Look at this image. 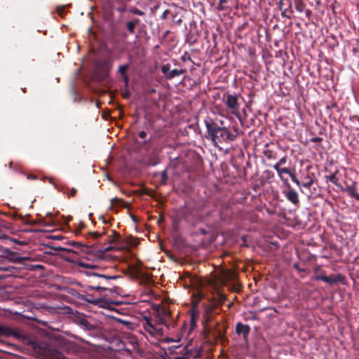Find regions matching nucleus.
Listing matches in <instances>:
<instances>
[{
	"instance_id": "obj_1",
	"label": "nucleus",
	"mask_w": 359,
	"mask_h": 359,
	"mask_svg": "<svg viewBox=\"0 0 359 359\" xmlns=\"http://www.w3.org/2000/svg\"><path fill=\"white\" fill-rule=\"evenodd\" d=\"M232 276L233 273L230 271H221L219 274L208 279V283L212 290L213 297L212 301L205 306L203 315L204 323H208L212 320L214 316L219 313L220 306L226 299V296L220 289L227 284Z\"/></svg>"
},
{
	"instance_id": "obj_2",
	"label": "nucleus",
	"mask_w": 359,
	"mask_h": 359,
	"mask_svg": "<svg viewBox=\"0 0 359 359\" xmlns=\"http://www.w3.org/2000/svg\"><path fill=\"white\" fill-rule=\"evenodd\" d=\"M207 129L206 137L215 145L229 143L236 140L238 136V129L233 127V132L224 126V121L217 118H207L204 121Z\"/></svg>"
},
{
	"instance_id": "obj_3",
	"label": "nucleus",
	"mask_w": 359,
	"mask_h": 359,
	"mask_svg": "<svg viewBox=\"0 0 359 359\" xmlns=\"http://www.w3.org/2000/svg\"><path fill=\"white\" fill-rule=\"evenodd\" d=\"M11 336H13L16 339H22V341L29 346L35 353L42 357H49L53 354V350L46 341L28 339L23 337L20 332L13 330Z\"/></svg>"
},
{
	"instance_id": "obj_4",
	"label": "nucleus",
	"mask_w": 359,
	"mask_h": 359,
	"mask_svg": "<svg viewBox=\"0 0 359 359\" xmlns=\"http://www.w3.org/2000/svg\"><path fill=\"white\" fill-rule=\"evenodd\" d=\"M315 275L313 279L315 280H322L330 285L335 284L337 283H342L344 280V276L341 274H332L326 276L324 273H321L320 268L316 267L314 269Z\"/></svg>"
},
{
	"instance_id": "obj_5",
	"label": "nucleus",
	"mask_w": 359,
	"mask_h": 359,
	"mask_svg": "<svg viewBox=\"0 0 359 359\" xmlns=\"http://www.w3.org/2000/svg\"><path fill=\"white\" fill-rule=\"evenodd\" d=\"M161 69L165 78L168 80H171L187 72L185 69H171L170 63L162 65Z\"/></svg>"
},
{
	"instance_id": "obj_6",
	"label": "nucleus",
	"mask_w": 359,
	"mask_h": 359,
	"mask_svg": "<svg viewBox=\"0 0 359 359\" xmlns=\"http://www.w3.org/2000/svg\"><path fill=\"white\" fill-rule=\"evenodd\" d=\"M224 97L225 104L227 108L230 109L232 113L238 111L239 109L238 96L237 95L227 93L224 95Z\"/></svg>"
},
{
	"instance_id": "obj_7",
	"label": "nucleus",
	"mask_w": 359,
	"mask_h": 359,
	"mask_svg": "<svg viewBox=\"0 0 359 359\" xmlns=\"http://www.w3.org/2000/svg\"><path fill=\"white\" fill-rule=\"evenodd\" d=\"M292 6V0H280L279 1L278 8L281 11L283 17H286L289 19L292 18L293 13Z\"/></svg>"
},
{
	"instance_id": "obj_8",
	"label": "nucleus",
	"mask_w": 359,
	"mask_h": 359,
	"mask_svg": "<svg viewBox=\"0 0 359 359\" xmlns=\"http://www.w3.org/2000/svg\"><path fill=\"white\" fill-rule=\"evenodd\" d=\"M278 147L273 143H267L264 146V155L268 160H276L278 158Z\"/></svg>"
},
{
	"instance_id": "obj_9",
	"label": "nucleus",
	"mask_w": 359,
	"mask_h": 359,
	"mask_svg": "<svg viewBox=\"0 0 359 359\" xmlns=\"http://www.w3.org/2000/svg\"><path fill=\"white\" fill-rule=\"evenodd\" d=\"M0 258H5L13 262H19L21 261V258L19 257L18 252L11 251L1 245H0Z\"/></svg>"
},
{
	"instance_id": "obj_10",
	"label": "nucleus",
	"mask_w": 359,
	"mask_h": 359,
	"mask_svg": "<svg viewBox=\"0 0 359 359\" xmlns=\"http://www.w3.org/2000/svg\"><path fill=\"white\" fill-rule=\"evenodd\" d=\"M109 6L111 9L115 10L120 13H123L127 10L126 1L123 0H111Z\"/></svg>"
},
{
	"instance_id": "obj_11",
	"label": "nucleus",
	"mask_w": 359,
	"mask_h": 359,
	"mask_svg": "<svg viewBox=\"0 0 359 359\" xmlns=\"http://www.w3.org/2000/svg\"><path fill=\"white\" fill-rule=\"evenodd\" d=\"M236 332L238 335H243V339L247 340L250 332V327L241 322L237 323L236 325Z\"/></svg>"
},
{
	"instance_id": "obj_12",
	"label": "nucleus",
	"mask_w": 359,
	"mask_h": 359,
	"mask_svg": "<svg viewBox=\"0 0 359 359\" xmlns=\"http://www.w3.org/2000/svg\"><path fill=\"white\" fill-rule=\"evenodd\" d=\"M157 313L158 316V320L161 324H166V320L168 318H169L171 316L170 311L165 307H161L157 310Z\"/></svg>"
},
{
	"instance_id": "obj_13",
	"label": "nucleus",
	"mask_w": 359,
	"mask_h": 359,
	"mask_svg": "<svg viewBox=\"0 0 359 359\" xmlns=\"http://www.w3.org/2000/svg\"><path fill=\"white\" fill-rule=\"evenodd\" d=\"M284 196L285 198L292 203L295 205H298L299 204V200L297 192L294 189H290L287 191H283Z\"/></svg>"
},
{
	"instance_id": "obj_14",
	"label": "nucleus",
	"mask_w": 359,
	"mask_h": 359,
	"mask_svg": "<svg viewBox=\"0 0 359 359\" xmlns=\"http://www.w3.org/2000/svg\"><path fill=\"white\" fill-rule=\"evenodd\" d=\"M357 190V182H352L351 184L346 183V188L344 191H346L348 195L356 200L359 201V194L356 192Z\"/></svg>"
},
{
	"instance_id": "obj_15",
	"label": "nucleus",
	"mask_w": 359,
	"mask_h": 359,
	"mask_svg": "<svg viewBox=\"0 0 359 359\" xmlns=\"http://www.w3.org/2000/svg\"><path fill=\"white\" fill-rule=\"evenodd\" d=\"M96 67L102 69L107 75L112 67V62L109 59H105L96 62Z\"/></svg>"
},
{
	"instance_id": "obj_16",
	"label": "nucleus",
	"mask_w": 359,
	"mask_h": 359,
	"mask_svg": "<svg viewBox=\"0 0 359 359\" xmlns=\"http://www.w3.org/2000/svg\"><path fill=\"white\" fill-rule=\"evenodd\" d=\"M64 349L68 353L75 354L79 351V346L74 341H67L64 343Z\"/></svg>"
},
{
	"instance_id": "obj_17",
	"label": "nucleus",
	"mask_w": 359,
	"mask_h": 359,
	"mask_svg": "<svg viewBox=\"0 0 359 359\" xmlns=\"http://www.w3.org/2000/svg\"><path fill=\"white\" fill-rule=\"evenodd\" d=\"M273 168L276 170L278 172V177L283 182H287V180L285 179L283 177L284 174L290 175L292 172V170L290 168L278 166V165H273Z\"/></svg>"
},
{
	"instance_id": "obj_18",
	"label": "nucleus",
	"mask_w": 359,
	"mask_h": 359,
	"mask_svg": "<svg viewBox=\"0 0 359 359\" xmlns=\"http://www.w3.org/2000/svg\"><path fill=\"white\" fill-rule=\"evenodd\" d=\"M145 330L150 333L151 335L161 334V329L156 328L149 319L146 320V323L144 324Z\"/></svg>"
},
{
	"instance_id": "obj_19",
	"label": "nucleus",
	"mask_w": 359,
	"mask_h": 359,
	"mask_svg": "<svg viewBox=\"0 0 359 359\" xmlns=\"http://www.w3.org/2000/svg\"><path fill=\"white\" fill-rule=\"evenodd\" d=\"M189 312L191 314V326L194 327L196 325V322L199 318V311L197 309L196 306L194 305Z\"/></svg>"
},
{
	"instance_id": "obj_20",
	"label": "nucleus",
	"mask_w": 359,
	"mask_h": 359,
	"mask_svg": "<svg viewBox=\"0 0 359 359\" xmlns=\"http://www.w3.org/2000/svg\"><path fill=\"white\" fill-rule=\"evenodd\" d=\"M140 20L139 18H133V20L126 22V28L130 34L135 33V27L139 25Z\"/></svg>"
},
{
	"instance_id": "obj_21",
	"label": "nucleus",
	"mask_w": 359,
	"mask_h": 359,
	"mask_svg": "<svg viewBox=\"0 0 359 359\" xmlns=\"http://www.w3.org/2000/svg\"><path fill=\"white\" fill-rule=\"evenodd\" d=\"M112 235L110 236L109 242L110 243H114L116 245H121L122 244V238L121 235L117 233L116 231H111Z\"/></svg>"
},
{
	"instance_id": "obj_22",
	"label": "nucleus",
	"mask_w": 359,
	"mask_h": 359,
	"mask_svg": "<svg viewBox=\"0 0 359 359\" xmlns=\"http://www.w3.org/2000/svg\"><path fill=\"white\" fill-rule=\"evenodd\" d=\"M137 347V342H133L130 341L128 344H126L124 341H121V348L126 350L127 352L131 353L133 351H134Z\"/></svg>"
},
{
	"instance_id": "obj_23",
	"label": "nucleus",
	"mask_w": 359,
	"mask_h": 359,
	"mask_svg": "<svg viewBox=\"0 0 359 359\" xmlns=\"http://www.w3.org/2000/svg\"><path fill=\"white\" fill-rule=\"evenodd\" d=\"M182 351H183L184 353H182V354L178 355L176 357V359H189L190 357H194L193 353L190 350H188L187 347H184Z\"/></svg>"
},
{
	"instance_id": "obj_24",
	"label": "nucleus",
	"mask_w": 359,
	"mask_h": 359,
	"mask_svg": "<svg viewBox=\"0 0 359 359\" xmlns=\"http://www.w3.org/2000/svg\"><path fill=\"white\" fill-rule=\"evenodd\" d=\"M86 273L89 276H95V277H98L101 279H104V280H114V279H116L118 278V276H106V275H102V274H100L97 272H86Z\"/></svg>"
},
{
	"instance_id": "obj_25",
	"label": "nucleus",
	"mask_w": 359,
	"mask_h": 359,
	"mask_svg": "<svg viewBox=\"0 0 359 359\" xmlns=\"http://www.w3.org/2000/svg\"><path fill=\"white\" fill-rule=\"evenodd\" d=\"M125 243L127 245H130L131 247H136L139 245L140 241L137 238L133 237L132 236H129L126 238Z\"/></svg>"
},
{
	"instance_id": "obj_26",
	"label": "nucleus",
	"mask_w": 359,
	"mask_h": 359,
	"mask_svg": "<svg viewBox=\"0 0 359 359\" xmlns=\"http://www.w3.org/2000/svg\"><path fill=\"white\" fill-rule=\"evenodd\" d=\"M78 266L83 269H96L97 266L95 264L88 263L83 261H79L78 262Z\"/></svg>"
},
{
	"instance_id": "obj_27",
	"label": "nucleus",
	"mask_w": 359,
	"mask_h": 359,
	"mask_svg": "<svg viewBox=\"0 0 359 359\" xmlns=\"http://www.w3.org/2000/svg\"><path fill=\"white\" fill-rule=\"evenodd\" d=\"M313 184V180L309 175H307L304 177V181L301 184L304 188L310 189Z\"/></svg>"
},
{
	"instance_id": "obj_28",
	"label": "nucleus",
	"mask_w": 359,
	"mask_h": 359,
	"mask_svg": "<svg viewBox=\"0 0 359 359\" xmlns=\"http://www.w3.org/2000/svg\"><path fill=\"white\" fill-rule=\"evenodd\" d=\"M172 22L177 26H180L183 22V16L177 12L172 15Z\"/></svg>"
},
{
	"instance_id": "obj_29",
	"label": "nucleus",
	"mask_w": 359,
	"mask_h": 359,
	"mask_svg": "<svg viewBox=\"0 0 359 359\" xmlns=\"http://www.w3.org/2000/svg\"><path fill=\"white\" fill-rule=\"evenodd\" d=\"M12 334V330L4 325H0V335L1 336H5V337H10Z\"/></svg>"
},
{
	"instance_id": "obj_30",
	"label": "nucleus",
	"mask_w": 359,
	"mask_h": 359,
	"mask_svg": "<svg viewBox=\"0 0 359 359\" xmlns=\"http://www.w3.org/2000/svg\"><path fill=\"white\" fill-rule=\"evenodd\" d=\"M337 172H338V171L337 170L336 172H334L333 174L330 175V176H326V178L330 182H331L332 183L335 184L336 186L340 187L341 188V187L338 183L339 179L336 176Z\"/></svg>"
},
{
	"instance_id": "obj_31",
	"label": "nucleus",
	"mask_w": 359,
	"mask_h": 359,
	"mask_svg": "<svg viewBox=\"0 0 359 359\" xmlns=\"http://www.w3.org/2000/svg\"><path fill=\"white\" fill-rule=\"evenodd\" d=\"M294 6L295 8L299 11V13L303 12L305 8V4L302 0H294Z\"/></svg>"
},
{
	"instance_id": "obj_32",
	"label": "nucleus",
	"mask_w": 359,
	"mask_h": 359,
	"mask_svg": "<svg viewBox=\"0 0 359 359\" xmlns=\"http://www.w3.org/2000/svg\"><path fill=\"white\" fill-rule=\"evenodd\" d=\"M129 67H130V65L128 64H126V65L119 66V67H118V73L121 76L124 75V74H127L126 72L128 71Z\"/></svg>"
},
{
	"instance_id": "obj_33",
	"label": "nucleus",
	"mask_w": 359,
	"mask_h": 359,
	"mask_svg": "<svg viewBox=\"0 0 359 359\" xmlns=\"http://www.w3.org/2000/svg\"><path fill=\"white\" fill-rule=\"evenodd\" d=\"M128 11L131 13L137 15L142 16L144 15V13L142 11H141L137 8H135V7L130 8Z\"/></svg>"
},
{
	"instance_id": "obj_34",
	"label": "nucleus",
	"mask_w": 359,
	"mask_h": 359,
	"mask_svg": "<svg viewBox=\"0 0 359 359\" xmlns=\"http://www.w3.org/2000/svg\"><path fill=\"white\" fill-rule=\"evenodd\" d=\"M287 155H284L283 157L280 158V160L275 164L278 165V166H282L285 165L287 161Z\"/></svg>"
},
{
	"instance_id": "obj_35",
	"label": "nucleus",
	"mask_w": 359,
	"mask_h": 359,
	"mask_svg": "<svg viewBox=\"0 0 359 359\" xmlns=\"http://www.w3.org/2000/svg\"><path fill=\"white\" fill-rule=\"evenodd\" d=\"M168 172H167V170H163L161 172V182H162V184H165L166 182L168 181Z\"/></svg>"
},
{
	"instance_id": "obj_36",
	"label": "nucleus",
	"mask_w": 359,
	"mask_h": 359,
	"mask_svg": "<svg viewBox=\"0 0 359 359\" xmlns=\"http://www.w3.org/2000/svg\"><path fill=\"white\" fill-rule=\"evenodd\" d=\"M292 181L295 183L298 187H300L301 186V183L299 182V180L297 178V177L295 176V175L292 172V171L291 172V173L289 175Z\"/></svg>"
},
{
	"instance_id": "obj_37",
	"label": "nucleus",
	"mask_w": 359,
	"mask_h": 359,
	"mask_svg": "<svg viewBox=\"0 0 359 359\" xmlns=\"http://www.w3.org/2000/svg\"><path fill=\"white\" fill-rule=\"evenodd\" d=\"M327 109H336L337 111H339V108L338 107L336 102H332L329 105L327 106Z\"/></svg>"
},
{
	"instance_id": "obj_38",
	"label": "nucleus",
	"mask_w": 359,
	"mask_h": 359,
	"mask_svg": "<svg viewBox=\"0 0 359 359\" xmlns=\"http://www.w3.org/2000/svg\"><path fill=\"white\" fill-rule=\"evenodd\" d=\"M217 337L221 340H224L226 339L225 333L220 330H217Z\"/></svg>"
},
{
	"instance_id": "obj_39",
	"label": "nucleus",
	"mask_w": 359,
	"mask_h": 359,
	"mask_svg": "<svg viewBox=\"0 0 359 359\" xmlns=\"http://www.w3.org/2000/svg\"><path fill=\"white\" fill-rule=\"evenodd\" d=\"M181 60L183 61V62H185L187 60L191 61V62H193L192 60H191V56L187 53H185L182 57H181Z\"/></svg>"
},
{
	"instance_id": "obj_40",
	"label": "nucleus",
	"mask_w": 359,
	"mask_h": 359,
	"mask_svg": "<svg viewBox=\"0 0 359 359\" xmlns=\"http://www.w3.org/2000/svg\"><path fill=\"white\" fill-rule=\"evenodd\" d=\"M170 13V10H168V9H166V10L163 13V14L161 15V18L162 20H165V19H167L168 15Z\"/></svg>"
},
{
	"instance_id": "obj_41",
	"label": "nucleus",
	"mask_w": 359,
	"mask_h": 359,
	"mask_svg": "<svg viewBox=\"0 0 359 359\" xmlns=\"http://www.w3.org/2000/svg\"><path fill=\"white\" fill-rule=\"evenodd\" d=\"M90 233L93 237V238H97L102 236L104 233V232L100 233L97 231H94V232H91Z\"/></svg>"
},
{
	"instance_id": "obj_42",
	"label": "nucleus",
	"mask_w": 359,
	"mask_h": 359,
	"mask_svg": "<svg viewBox=\"0 0 359 359\" xmlns=\"http://www.w3.org/2000/svg\"><path fill=\"white\" fill-rule=\"evenodd\" d=\"M90 287H91L92 289H93V290H97V291L107 290V287H102V286H100V285L91 286Z\"/></svg>"
},
{
	"instance_id": "obj_43",
	"label": "nucleus",
	"mask_w": 359,
	"mask_h": 359,
	"mask_svg": "<svg viewBox=\"0 0 359 359\" xmlns=\"http://www.w3.org/2000/svg\"><path fill=\"white\" fill-rule=\"evenodd\" d=\"M112 249H113V248H112V247H107V248H103V249H102V250H99V252H100V257H102L103 252H107V251H110V250H111Z\"/></svg>"
},
{
	"instance_id": "obj_44",
	"label": "nucleus",
	"mask_w": 359,
	"mask_h": 359,
	"mask_svg": "<svg viewBox=\"0 0 359 359\" xmlns=\"http://www.w3.org/2000/svg\"><path fill=\"white\" fill-rule=\"evenodd\" d=\"M43 225L46 226H53L54 221L50 219V221H44Z\"/></svg>"
},
{
	"instance_id": "obj_45",
	"label": "nucleus",
	"mask_w": 359,
	"mask_h": 359,
	"mask_svg": "<svg viewBox=\"0 0 359 359\" xmlns=\"http://www.w3.org/2000/svg\"><path fill=\"white\" fill-rule=\"evenodd\" d=\"M294 267L299 272H305L306 271V269H302L297 263H295L294 264Z\"/></svg>"
},
{
	"instance_id": "obj_46",
	"label": "nucleus",
	"mask_w": 359,
	"mask_h": 359,
	"mask_svg": "<svg viewBox=\"0 0 359 359\" xmlns=\"http://www.w3.org/2000/svg\"><path fill=\"white\" fill-rule=\"evenodd\" d=\"M121 77H122L125 84L127 86L128 84V82H129V76H128V75L126 74L122 75Z\"/></svg>"
},
{
	"instance_id": "obj_47",
	"label": "nucleus",
	"mask_w": 359,
	"mask_h": 359,
	"mask_svg": "<svg viewBox=\"0 0 359 359\" xmlns=\"http://www.w3.org/2000/svg\"><path fill=\"white\" fill-rule=\"evenodd\" d=\"M323 141V138L320 137H316L311 139V142H320Z\"/></svg>"
},
{
	"instance_id": "obj_48",
	"label": "nucleus",
	"mask_w": 359,
	"mask_h": 359,
	"mask_svg": "<svg viewBox=\"0 0 359 359\" xmlns=\"http://www.w3.org/2000/svg\"><path fill=\"white\" fill-rule=\"evenodd\" d=\"M76 192H77V190L76 188H72L70 195H68V198H69L70 196H72V197L75 196Z\"/></svg>"
},
{
	"instance_id": "obj_49",
	"label": "nucleus",
	"mask_w": 359,
	"mask_h": 359,
	"mask_svg": "<svg viewBox=\"0 0 359 359\" xmlns=\"http://www.w3.org/2000/svg\"><path fill=\"white\" fill-rule=\"evenodd\" d=\"M138 135L140 138L144 139L147 137V134L145 131L142 130L139 133Z\"/></svg>"
},
{
	"instance_id": "obj_50",
	"label": "nucleus",
	"mask_w": 359,
	"mask_h": 359,
	"mask_svg": "<svg viewBox=\"0 0 359 359\" xmlns=\"http://www.w3.org/2000/svg\"><path fill=\"white\" fill-rule=\"evenodd\" d=\"M80 323L86 327H88V325H89L88 322L86 319L80 320Z\"/></svg>"
},
{
	"instance_id": "obj_51",
	"label": "nucleus",
	"mask_w": 359,
	"mask_h": 359,
	"mask_svg": "<svg viewBox=\"0 0 359 359\" xmlns=\"http://www.w3.org/2000/svg\"><path fill=\"white\" fill-rule=\"evenodd\" d=\"M120 200L118 198H113L111 199V205H114V204L118 203Z\"/></svg>"
},
{
	"instance_id": "obj_52",
	"label": "nucleus",
	"mask_w": 359,
	"mask_h": 359,
	"mask_svg": "<svg viewBox=\"0 0 359 359\" xmlns=\"http://www.w3.org/2000/svg\"><path fill=\"white\" fill-rule=\"evenodd\" d=\"M65 7L64 6H60L57 8V13L61 15L65 12Z\"/></svg>"
},
{
	"instance_id": "obj_53",
	"label": "nucleus",
	"mask_w": 359,
	"mask_h": 359,
	"mask_svg": "<svg viewBox=\"0 0 359 359\" xmlns=\"http://www.w3.org/2000/svg\"><path fill=\"white\" fill-rule=\"evenodd\" d=\"M266 212L270 215H273L276 214V211L275 210H272V209H269V208H266Z\"/></svg>"
},
{
	"instance_id": "obj_54",
	"label": "nucleus",
	"mask_w": 359,
	"mask_h": 359,
	"mask_svg": "<svg viewBox=\"0 0 359 359\" xmlns=\"http://www.w3.org/2000/svg\"><path fill=\"white\" fill-rule=\"evenodd\" d=\"M27 178L28 180H36L37 177L36 175H34L29 174V175H27Z\"/></svg>"
},
{
	"instance_id": "obj_55",
	"label": "nucleus",
	"mask_w": 359,
	"mask_h": 359,
	"mask_svg": "<svg viewBox=\"0 0 359 359\" xmlns=\"http://www.w3.org/2000/svg\"><path fill=\"white\" fill-rule=\"evenodd\" d=\"M72 245L77 247V246H83V245L79 242H72L71 243Z\"/></svg>"
},
{
	"instance_id": "obj_56",
	"label": "nucleus",
	"mask_w": 359,
	"mask_h": 359,
	"mask_svg": "<svg viewBox=\"0 0 359 359\" xmlns=\"http://www.w3.org/2000/svg\"><path fill=\"white\" fill-rule=\"evenodd\" d=\"M265 175H266L267 178H270L271 177H273V175L271 174V172L269 170H266L264 172Z\"/></svg>"
},
{
	"instance_id": "obj_57",
	"label": "nucleus",
	"mask_w": 359,
	"mask_h": 359,
	"mask_svg": "<svg viewBox=\"0 0 359 359\" xmlns=\"http://www.w3.org/2000/svg\"><path fill=\"white\" fill-rule=\"evenodd\" d=\"M0 271H9V269H8V267L3 266L0 264Z\"/></svg>"
},
{
	"instance_id": "obj_58",
	"label": "nucleus",
	"mask_w": 359,
	"mask_h": 359,
	"mask_svg": "<svg viewBox=\"0 0 359 359\" xmlns=\"http://www.w3.org/2000/svg\"><path fill=\"white\" fill-rule=\"evenodd\" d=\"M5 236V234L3 233V231L0 229V238H3Z\"/></svg>"
},
{
	"instance_id": "obj_59",
	"label": "nucleus",
	"mask_w": 359,
	"mask_h": 359,
	"mask_svg": "<svg viewBox=\"0 0 359 359\" xmlns=\"http://www.w3.org/2000/svg\"><path fill=\"white\" fill-rule=\"evenodd\" d=\"M155 92H156V89H154V88H152V89H151V90H149V93H150V94L154 93Z\"/></svg>"
},
{
	"instance_id": "obj_60",
	"label": "nucleus",
	"mask_w": 359,
	"mask_h": 359,
	"mask_svg": "<svg viewBox=\"0 0 359 359\" xmlns=\"http://www.w3.org/2000/svg\"><path fill=\"white\" fill-rule=\"evenodd\" d=\"M95 302L96 304H98V303H100V302H102V299H95Z\"/></svg>"
},
{
	"instance_id": "obj_61",
	"label": "nucleus",
	"mask_w": 359,
	"mask_h": 359,
	"mask_svg": "<svg viewBox=\"0 0 359 359\" xmlns=\"http://www.w3.org/2000/svg\"><path fill=\"white\" fill-rule=\"evenodd\" d=\"M57 355L58 359H60V358L63 357V355L62 354H60V353H57Z\"/></svg>"
},
{
	"instance_id": "obj_62",
	"label": "nucleus",
	"mask_w": 359,
	"mask_h": 359,
	"mask_svg": "<svg viewBox=\"0 0 359 359\" xmlns=\"http://www.w3.org/2000/svg\"><path fill=\"white\" fill-rule=\"evenodd\" d=\"M52 216H53L52 213L49 212L47 214L46 217H50L51 218Z\"/></svg>"
},
{
	"instance_id": "obj_63",
	"label": "nucleus",
	"mask_w": 359,
	"mask_h": 359,
	"mask_svg": "<svg viewBox=\"0 0 359 359\" xmlns=\"http://www.w3.org/2000/svg\"><path fill=\"white\" fill-rule=\"evenodd\" d=\"M310 13H311V11L310 10H307L306 11V15H309Z\"/></svg>"
},
{
	"instance_id": "obj_64",
	"label": "nucleus",
	"mask_w": 359,
	"mask_h": 359,
	"mask_svg": "<svg viewBox=\"0 0 359 359\" xmlns=\"http://www.w3.org/2000/svg\"><path fill=\"white\" fill-rule=\"evenodd\" d=\"M128 97L127 94L123 95V97H124V98H126V97Z\"/></svg>"
}]
</instances>
